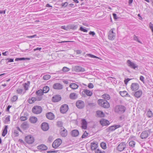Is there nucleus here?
<instances>
[{"label":"nucleus","mask_w":153,"mask_h":153,"mask_svg":"<svg viewBox=\"0 0 153 153\" xmlns=\"http://www.w3.org/2000/svg\"><path fill=\"white\" fill-rule=\"evenodd\" d=\"M95 153H105V152L104 151H101L99 149H97L95 151Z\"/></svg>","instance_id":"nucleus-57"},{"label":"nucleus","mask_w":153,"mask_h":153,"mask_svg":"<svg viewBox=\"0 0 153 153\" xmlns=\"http://www.w3.org/2000/svg\"><path fill=\"white\" fill-rule=\"evenodd\" d=\"M74 70L76 72H83L85 71V69L79 66H76L74 67Z\"/></svg>","instance_id":"nucleus-16"},{"label":"nucleus","mask_w":153,"mask_h":153,"mask_svg":"<svg viewBox=\"0 0 153 153\" xmlns=\"http://www.w3.org/2000/svg\"><path fill=\"white\" fill-rule=\"evenodd\" d=\"M20 119L22 121H25L27 119V117L25 116H22L20 117Z\"/></svg>","instance_id":"nucleus-55"},{"label":"nucleus","mask_w":153,"mask_h":153,"mask_svg":"<svg viewBox=\"0 0 153 153\" xmlns=\"http://www.w3.org/2000/svg\"><path fill=\"white\" fill-rule=\"evenodd\" d=\"M85 94L89 96H91L93 94V93L92 91L87 90H85Z\"/></svg>","instance_id":"nucleus-39"},{"label":"nucleus","mask_w":153,"mask_h":153,"mask_svg":"<svg viewBox=\"0 0 153 153\" xmlns=\"http://www.w3.org/2000/svg\"><path fill=\"white\" fill-rule=\"evenodd\" d=\"M42 91L43 93H47L49 90V88L48 86H45L43 88Z\"/></svg>","instance_id":"nucleus-37"},{"label":"nucleus","mask_w":153,"mask_h":153,"mask_svg":"<svg viewBox=\"0 0 153 153\" xmlns=\"http://www.w3.org/2000/svg\"><path fill=\"white\" fill-rule=\"evenodd\" d=\"M8 128V126L5 125L4 126V129L3 130V132L2 133V135L3 137H4L5 135L7 133V128Z\"/></svg>","instance_id":"nucleus-31"},{"label":"nucleus","mask_w":153,"mask_h":153,"mask_svg":"<svg viewBox=\"0 0 153 153\" xmlns=\"http://www.w3.org/2000/svg\"><path fill=\"white\" fill-rule=\"evenodd\" d=\"M70 28L73 30H75L77 28L78 25L74 24H71L69 25Z\"/></svg>","instance_id":"nucleus-41"},{"label":"nucleus","mask_w":153,"mask_h":153,"mask_svg":"<svg viewBox=\"0 0 153 153\" xmlns=\"http://www.w3.org/2000/svg\"><path fill=\"white\" fill-rule=\"evenodd\" d=\"M61 98L60 95H56L52 97V101L53 102H58L61 100Z\"/></svg>","instance_id":"nucleus-15"},{"label":"nucleus","mask_w":153,"mask_h":153,"mask_svg":"<svg viewBox=\"0 0 153 153\" xmlns=\"http://www.w3.org/2000/svg\"><path fill=\"white\" fill-rule=\"evenodd\" d=\"M46 115L47 118L51 120L53 119L54 117V114L53 113L51 112L47 113Z\"/></svg>","instance_id":"nucleus-24"},{"label":"nucleus","mask_w":153,"mask_h":153,"mask_svg":"<svg viewBox=\"0 0 153 153\" xmlns=\"http://www.w3.org/2000/svg\"><path fill=\"white\" fill-rule=\"evenodd\" d=\"M30 59V58H25V57H21V58H16L15 59V61H18L20 60H29Z\"/></svg>","instance_id":"nucleus-29"},{"label":"nucleus","mask_w":153,"mask_h":153,"mask_svg":"<svg viewBox=\"0 0 153 153\" xmlns=\"http://www.w3.org/2000/svg\"><path fill=\"white\" fill-rule=\"evenodd\" d=\"M21 126L24 129H26L29 127V124L26 122H24L21 125Z\"/></svg>","instance_id":"nucleus-33"},{"label":"nucleus","mask_w":153,"mask_h":153,"mask_svg":"<svg viewBox=\"0 0 153 153\" xmlns=\"http://www.w3.org/2000/svg\"><path fill=\"white\" fill-rule=\"evenodd\" d=\"M14 134L15 135V136L16 137L18 136L19 135V133L18 131L17 130H14Z\"/></svg>","instance_id":"nucleus-62"},{"label":"nucleus","mask_w":153,"mask_h":153,"mask_svg":"<svg viewBox=\"0 0 153 153\" xmlns=\"http://www.w3.org/2000/svg\"><path fill=\"white\" fill-rule=\"evenodd\" d=\"M23 86L25 90H28V85L26 83L23 84Z\"/></svg>","instance_id":"nucleus-59"},{"label":"nucleus","mask_w":153,"mask_h":153,"mask_svg":"<svg viewBox=\"0 0 153 153\" xmlns=\"http://www.w3.org/2000/svg\"><path fill=\"white\" fill-rule=\"evenodd\" d=\"M88 135V133L86 131H85L84 134H82V138H85Z\"/></svg>","instance_id":"nucleus-50"},{"label":"nucleus","mask_w":153,"mask_h":153,"mask_svg":"<svg viewBox=\"0 0 153 153\" xmlns=\"http://www.w3.org/2000/svg\"><path fill=\"white\" fill-rule=\"evenodd\" d=\"M76 105L77 108L80 109L83 108L85 106L84 102L81 100L77 101L76 102Z\"/></svg>","instance_id":"nucleus-9"},{"label":"nucleus","mask_w":153,"mask_h":153,"mask_svg":"<svg viewBox=\"0 0 153 153\" xmlns=\"http://www.w3.org/2000/svg\"><path fill=\"white\" fill-rule=\"evenodd\" d=\"M88 87L90 88H92L94 87V85L92 83H90L88 84Z\"/></svg>","instance_id":"nucleus-61"},{"label":"nucleus","mask_w":153,"mask_h":153,"mask_svg":"<svg viewBox=\"0 0 153 153\" xmlns=\"http://www.w3.org/2000/svg\"><path fill=\"white\" fill-rule=\"evenodd\" d=\"M126 146L125 142L121 143L117 146V149L120 152H121L124 149Z\"/></svg>","instance_id":"nucleus-8"},{"label":"nucleus","mask_w":153,"mask_h":153,"mask_svg":"<svg viewBox=\"0 0 153 153\" xmlns=\"http://www.w3.org/2000/svg\"><path fill=\"white\" fill-rule=\"evenodd\" d=\"M53 140V138L52 136H50L48 138V142L49 143H51Z\"/></svg>","instance_id":"nucleus-53"},{"label":"nucleus","mask_w":153,"mask_h":153,"mask_svg":"<svg viewBox=\"0 0 153 153\" xmlns=\"http://www.w3.org/2000/svg\"><path fill=\"white\" fill-rule=\"evenodd\" d=\"M60 133L62 136L65 137L68 134V131L64 127H62L60 130Z\"/></svg>","instance_id":"nucleus-13"},{"label":"nucleus","mask_w":153,"mask_h":153,"mask_svg":"<svg viewBox=\"0 0 153 153\" xmlns=\"http://www.w3.org/2000/svg\"><path fill=\"white\" fill-rule=\"evenodd\" d=\"M5 60L7 64L9 62H13L14 61V59L13 58H7L5 59Z\"/></svg>","instance_id":"nucleus-42"},{"label":"nucleus","mask_w":153,"mask_h":153,"mask_svg":"<svg viewBox=\"0 0 153 153\" xmlns=\"http://www.w3.org/2000/svg\"><path fill=\"white\" fill-rule=\"evenodd\" d=\"M29 120L31 123H35L37 122V119L35 117H32L30 118Z\"/></svg>","instance_id":"nucleus-34"},{"label":"nucleus","mask_w":153,"mask_h":153,"mask_svg":"<svg viewBox=\"0 0 153 153\" xmlns=\"http://www.w3.org/2000/svg\"><path fill=\"white\" fill-rule=\"evenodd\" d=\"M136 143L134 141H131L129 142L128 144L129 146L132 147H134Z\"/></svg>","instance_id":"nucleus-40"},{"label":"nucleus","mask_w":153,"mask_h":153,"mask_svg":"<svg viewBox=\"0 0 153 153\" xmlns=\"http://www.w3.org/2000/svg\"><path fill=\"white\" fill-rule=\"evenodd\" d=\"M63 86L62 85L59 83H54L53 86V88L56 90H61L63 88Z\"/></svg>","instance_id":"nucleus-14"},{"label":"nucleus","mask_w":153,"mask_h":153,"mask_svg":"<svg viewBox=\"0 0 153 153\" xmlns=\"http://www.w3.org/2000/svg\"><path fill=\"white\" fill-rule=\"evenodd\" d=\"M37 148L38 149L41 150H46L48 149L47 147L43 144H42L38 146Z\"/></svg>","instance_id":"nucleus-23"},{"label":"nucleus","mask_w":153,"mask_h":153,"mask_svg":"<svg viewBox=\"0 0 153 153\" xmlns=\"http://www.w3.org/2000/svg\"><path fill=\"white\" fill-rule=\"evenodd\" d=\"M126 63L127 65L131 68L136 70H138V65L134 62H131L130 60H127Z\"/></svg>","instance_id":"nucleus-3"},{"label":"nucleus","mask_w":153,"mask_h":153,"mask_svg":"<svg viewBox=\"0 0 153 153\" xmlns=\"http://www.w3.org/2000/svg\"><path fill=\"white\" fill-rule=\"evenodd\" d=\"M23 90L22 89L18 88L17 90L16 91L18 94H21L23 92Z\"/></svg>","instance_id":"nucleus-49"},{"label":"nucleus","mask_w":153,"mask_h":153,"mask_svg":"<svg viewBox=\"0 0 153 153\" xmlns=\"http://www.w3.org/2000/svg\"><path fill=\"white\" fill-rule=\"evenodd\" d=\"M25 140L26 142L29 144L33 143L34 141L33 137L31 135H27L25 137Z\"/></svg>","instance_id":"nucleus-6"},{"label":"nucleus","mask_w":153,"mask_h":153,"mask_svg":"<svg viewBox=\"0 0 153 153\" xmlns=\"http://www.w3.org/2000/svg\"><path fill=\"white\" fill-rule=\"evenodd\" d=\"M51 78V76L48 74H47L44 75L43 77V79L45 80H48Z\"/></svg>","instance_id":"nucleus-45"},{"label":"nucleus","mask_w":153,"mask_h":153,"mask_svg":"<svg viewBox=\"0 0 153 153\" xmlns=\"http://www.w3.org/2000/svg\"><path fill=\"white\" fill-rule=\"evenodd\" d=\"M86 55L89 57H91L92 58H97V59L99 58L98 57H97V56H96L94 55L91 54H87Z\"/></svg>","instance_id":"nucleus-46"},{"label":"nucleus","mask_w":153,"mask_h":153,"mask_svg":"<svg viewBox=\"0 0 153 153\" xmlns=\"http://www.w3.org/2000/svg\"><path fill=\"white\" fill-rule=\"evenodd\" d=\"M114 109L115 113L121 114L125 112L126 108L122 105H117L114 107Z\"/></svg>","instance_id":"nucleus-1"},{"label":"nucleus","mask_w":153,"mask_h":153,"mask_svg":"<svg viewBox=\"0 0 153 153\" xmlns=\"http://www.w3.org/2000/svg\"><path fill=\"white\" fill-rule=\"evenodd\" d=\"M42 129L44 131H47L49 128L48 124L46 123H43L41 125Z\"/></svg>","instance_id":"nucleus-18"},{"label":"nucleus","mask_w":153,"mask_h":153,"mask_svg":"<svg viewBox=\"0 0 153 153\" xmlns=\"http://www.w3.org/2000/svg\"><path fill=\"white\" fill-rule=\"evenodd\" d=\"M42 110V108L39 105H36L34 106L32 109V112L36 114H38L41 113Z\"/></svg>","instance_id":"nucleus-4"},{"label":"nucleus","mask_w":153,"mask_h":153,"mask_svg":"<svg viewBox=\"0 0 153 153\" xmlns=\"http://www.w3.org/2000/svg\"><path fill=\"white\" fill-rule=\"evenodd\" d=\"M120 94L122 97H124L126 96V94H127V92L126 91H120Z\"/></svg>","instance_id":"nucleus-43"},{"label":"nucleus","mask_w":153,"mask_h":153,"mask_svg":"<svg viewBox=\"0 0 153 153\" xmlns=\"http://www.w3.org/2000/svg\"><path fill=\"white\" fill-rule=\"evenodd\" d=\"M113 29H114V28L111 29L109 31L108 35V39L111 40H114L115 37V33L114 32Z\"/></svg>","instance_id":"nucleus-12"},{"label":"nucleus","mask_w":153,"mask_h":153,"mask_svg":"<svg viewBox=\"0 0 153 153\" xmlns=\"http://www.w3.org/2000/svg\"><path fill=\"white\" fill-rule=\"evenodd\" d=\"M28 102L29 104H32L36 101V97H32L31 98H29L28 99Z\"/></svg>","instance_id":"nucleus-30"},{"label":"nucleus","mask_w":153,"mask_h":153,"mask_svg":"<svg viewBox=\"0 0 153 153\" xmlns=\"http://www.w3.org/2000/svg\"><path fill=\"white\" fill-rule=\"evenodd\" d=\"M147 116L149 118H152L153 117V114L152 111L149 109L146 114Z\"/></svg>","instance_id":"nucleus-35"},{"label":"nucleus","mask_w":153,"mask_h":153,"mask_svg":"<svg viewBox=\"0 0 153 153\" xmlns=\"http://www.w3.org/2000/svg\"><path fill=\"white\" fill-rule=\"evenodd\" d=\"M69 87L73 89H76L78 88V86L75 83H71Z\"/></svg>","instance_id":"nucleus-32"},{"label":"nucleus","mask_w":153,"mask_h":153,"mask_svg":"<svg viewBox=\"0 0 153 153\" xmlns=\"http://www.w3.org/2000/svg\"><path fill=\"white\" fill-rule=\"evenodd\" d=\"M131 79H129L128 78L125 79L124 80V82L125 84L126 85L127 84L128 82Z\"/></svg>","instance_id":"nucleus-58"},{"label":"nucleus","mask_w":153,"mask_h":153,"mask_svg":"<svg viewBox=\"0 0 153 153\" xmlns=\"http://www.w3.org/2000/svg\"><path fill=\"white\" fill-rule=\"evenodd\" d=\"M142 94V91L140 90L136 91L134 93V96L137 98L140 97Z\"/></svg>","instance_id":"nucleus-26"},{"label":"nucleus","mask_w":153,"mask_h":153,"mask_svg":"<svg viewBox=\"0 0 153 153\" xmlns=\"http://www.w3.org/2000/svg\"><path fill=\"white\" fill-rule=\"evenodd\" d=\"M85 103L87 107H89L90 108H92L96 105L95 103L91 102L88 100L85 101Z\"/></svg>","instance_id":"nucleus-27"},{"label":"nucleus","mask_w":153,"mask_h":153,"mask_svg":"<svg viewBox=\"0 0 153 153\" xmlns=\"http://www.w3.org/2000/svg\"><path fill=\"white\" fill-rule=\"evenodd\" d=\"M62 123L61 121H58L57 122V125L59 127H62Z\"/></svg>","instance_id":"nucleus-54"},{"label":"nucleus","mask_w":153,"mask_h":153,"mask_svg":"<svg viewBox=\"0 0 153 153\" xmlns=\"http://www.w3.org/2000/svg\"><path fill=\"white\" fill-rule=\"evenodd\" d=\"M96 114L97 115L96 117H97L101 118L104 117L105 116L104 113L101 111L98 110L96 112Z\"/></svg>","instance_id":"nucleus-22"},{"label":"nucleus","mask_w":153,"mask_h":153,"mask_svg":"<svg viewBox=\"0 0 153 153\" xmlns=\"http://www.w3.org/2000/svg\"><path fill=\"white\" fill-rule=\"evenodd\" d=\"M70 98L72 100H75L77 98V95L74 93L70 94L69 96Z\"/></svg>","instance_id":"nucleus-28"},{"label":"nucleus","mask_w":153,"mask_h":153,"mask_svg":"<svg viewBox=\"0 0 153 153\" xmlns=\"http://www.w3.org/2000/svg\"><path fill=\"white\" fill-rule=\"evenodd\" d=\"M82 128L84 129H86L87 128V123L85 119L82 120Z\"/></svg>","instance_id":"nucleus-19"},{"label":"nucleus","mask_w":153,"mask_h":153,"mask_svg":"<svg viewBox=\"0 0 153 153\" xmlns=\"http://www.w3.org/2000/svg\"><path fill=\"white\" fill-rule=\"evenodd\" d=\"M69 70V68L65 67H64L62 68V71L65 72L68 71Z\"/></svg>","instance_id":"nucleus-51"},{"label":"nucleus","mask_w":153,"mask_h":153,"mask_svg":"<svg viewBox=\"0 0 153 153\" xmlns=\"http://www.w3.org/2000/svg\"><path fill=\"white\" fill-rule=\"evenodd\" d=\"M71 134L72 137H76L78 136L79 132L77 130L74 129L71 132Z\"/></svg>","instance_id":"nucleus-20"},{"label":"nucleus","mask_w":153,"mask_h":153,"mask_svg":"<svg viewBox=\"0 0 153 153\" xmlns=\"http://www.w3.org/2000/svg\"><path fill=\"white\" fill-rule=\"evenodd\" d=\"M80 30L81 31H83L85 32H87L88 30L87 29L84 28L82 27H81L80 28Z\"/></svg>","instance_id":"nucleus-60"},{"label":"nucleus","mask_w":153,"mask_h":153,"mask_svg":"<svg viewBox=\"0 0 153 153\" xmlns=\"http://www.w3.org/2000/svg\"><path fill=\"white\" fill-rule=\"evenodd\" d=\"M139 85L137 83H133L131 86V89L132 91H135L138 89Z\"/></svg>","instance_id":"nucleus-11"},{"label":"nucleus","mask_w":153,"mask_h":153,"mask_svg":"<svg viewBox=\"0 0 153 153\" xmlns=\"http://www.w3.org/2000/svg\"><path fill=\"white\" fill-rule=\"evenodd\" d=\"M100 124L102 126L108 125L110 123L107 120L102 119L100 121Z\"/></svg>","instance_id":"nucleus-17"},{"label":"nucleus","mask_w":153,"mask_h":153,"mask_svg":"<svg viewBox=\"0 0 153 153\" xmlns=\"http://www.w3.org/2000/svg\"><path fill=\"white\" fill-rule=\"evenodd\" d=\"M89 34L90 35H91L93 36H94L95 34V33L94 31H90L89 32Z\"/></svg>","instance_id":"nucleus-64"},{"label":"nucleus","mask_w":153,"mask_h":153,"mask_svg":"<svg viewBox=\"0 0 153 153\" xmlns=\"http://www.w3.org/2000/svg\"><path fill=\"white\" fill-rule=\"evenodd\" d=\"M100 146L103 149H105L106 148V144L105 142H102L100 144Z\"/></svg>","instance_id":"nucleus-44"},{"label":"nucleus","mask_w":153,"mask_h":153,"mask_svg":"<svg viewBox=\"0 0 153 153\" xmlns=\"http://www.w3.org/2000/svg\"><path fill=\"white\" fill-rule=\"evenodd\" d=\"M98 105L105 108H108L110 107L109 103L105 100L99 99L97 101Z\"/></svg>","instance_id":"nucleus-2"},{"label":"nucleus","mask_w":153,"mask_h":153,"mask_svg":"<svg viewBox=\"0 0 153 153\" xmlns=\"http://www.w3.org/2000/svg\"><path fill=\"white\" fill-rule=\"evenodd\" d=\"M98 147V143L97 142H93L91 145V148L92 150H95Z\"/></svg>","instance_id":"nucleus-21"},{"label":"nucleus","mask_w":153,"mask_h":153,"mask_svg":"<svg viewBox=\"0 0 153 153\" xmlns=\"http://www.w3.org/2000/svg\"><path fill=\"white\" fill-rule=\"evenodd\" d=\"M68 3L67 2H66L63 3L61 4V6L63 7H65L68 5Z\"/></svg>","instance_id":"nucleus-56"},{"label":"nucleus","mask_w":153,"mask_h":153,"mask_svg":"<svg viewBox=\"0 0 153 153\" xmlns=\"http://www.w3.org/2000/svg\"><path fill=\"white\" fill-rule=\"evenodd\" d=\"M122 126L120 125H113L109 127L106 129L107 132H110L115 130L116 129L121 127Z\"/></svg>","instance_id":"nucleus-7"},{"label":"nucleus","mask_w":153,"mask_h":153,"mask_svg":"<svg viewBox=\"0 0 153 153\" xmlns=\"http://www.w3.org/2000/svg\"><path fill=\"white\" fill-rule=\"evenodd\" d=\"M18 99V97L17 96L15 95L13 96L11 99V101L12 102H14L16 100H17Z\"/></svg>","instance_id":"nucleus-48"},{"label":"nucleus","mask_w":153,"mask_h":153,"mask_svg":"<svg viewBox=\"0 0 153 153\" xmlns=\"http://www.w3.org/2000/svg\"><path fill=\"white\" fill-rule=\"evenodd\" d=\"M102 96V98L105 99L106 100H109L110 98V96L107 94H103Z\"/></svg>","instance_id":"nucleus-36"},{"label":"nucleus","mask_w":153,"mask_h":153,"mask_svg":"<svg viewBox=\"0 0 153 153\" xmlns=\"http://www.w3.org/2000/svg\"><path fill=\"white\" fill-rule=\"evenodd\" d=\"M10 115L8 116L7 117H6L5 120V123H9L8 122L10 121Z\"/></svg>","instance_id":"nucleus-47"},{"label":"nucleus","mask_w":153,"mask_h":153,"mask_svg":"<svg viewBox=\"0 0 153 153\" xmlns=\"http://www.w3.org/2000/svg\"><path fill=\"white\" fill-rule=\"evenodd\" d=\"M42 96H38L37 97H36V101H40L42 100Z\"/></svg>","instance_id":"nucleus-52"},{"label":"nucleus","mask_w":153,"mask_h":153,"mask_svg":"<svg viewBox=\"0 0 153 153\" xmlns=\"http://www.w3.org/2000/svg\"><path fill=\"white\" fill-rule=\"evenodd\" d=\"M148 136V132L146 131H144L141 133L140 137L142 139H145L147 138Z\"/></svg>","instance_id":"nucleus-25"},{"label":"nucleus","mask_w":153,"mask_h":153,"mask_svg":"<svg viewBox=\"0 0 153 153\" xmlns=\"http://www.w3.org/2000/svg\"><path fill=\"white\" fill-rule=\"evenodd\" d=\"M68 109V105L66 104H64L61 106L60 108V111L62 113H65L67 111Z\"/></svg>","instance_id":"nucleus-10"},{"label":"nucleus","mask_w":153,"mask_h":153,"mask_svg":"<svg viewBox=\"0 0 153 153\" xmlns=\"http://www.w3.org/2000/svg\"><path fill=\"white\" fill-rule=\"evenodd\" d=\"M62 140L60 138H58L55 140L52 143L53 148L56 149L61 144Z\"/></svg>","instance_id":"nucleus-5"},{"label":"nucleus","mask_w":153,"mask_h":153,"mask_svg":"<svg viewBox=\"0 0 153 153\" xmlns=\"http://www.w3.org/2000/svg\"><path fill=\"white\" fill-rule=\"evenodd\" d=\"M36 94L38 96H42L43 94L44 93L42 90L40 89L37 91L36 92Z\"/></svg>","instance_id":"nucleus-38"},{"label":"nucleus","mask_w":153,"mask_h":153,"mask_svg":"<svg viewBox=\"0 0 153 153\" xmlns=\"http://www.w3.org/2000/svg\"><path fill=\"white\" fill-rule=\"evenodd\" d=\"M140 79L142 81L143 83H144V77L142 76H141L140 77Z\"/></svg>","instance_id":"nucleus-63"}]
</instances>
